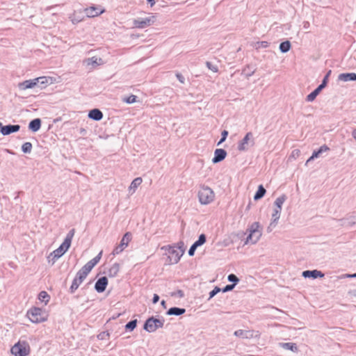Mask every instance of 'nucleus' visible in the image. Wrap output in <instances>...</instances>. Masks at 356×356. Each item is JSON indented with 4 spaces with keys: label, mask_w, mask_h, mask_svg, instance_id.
<instances>
[{
    "label": "nucleus",
    "mask_w": 356,
    "mask_h": 356,
    "mask_svg": "<svg viewBox=\"0 0 356 356\" xmlns=\"http://www.w3.org/2000/svg\"><path fill=\"white\" fill-rule=\"evenodd\" d=\"M300 149H294L291 152V154L290 155V158H292L293 159H296L297 158H298L300 156Z\"/></svg>",
    "instance_id": "f704fd0d"
},
{
    "label": "nucleus",
    "mask_w": 356,
    "mask_h": 356,
    "mask_svg": "<svg viewBox=\"0 0 356 356\" xmlns=\"http://www.w3.org/2000/svg\"><path fill=\"white\" fill-rule=\"evenodd\" d=\"M74 235V229H72L67 235L63 243L58 247L63 253H65L70 248L72 238Z\"/></svg>",
    "instance_id": "9b49d317"
},
{
    "label": "nucleus",
    "mask_w": 356,
    "mask_h": 356,
    "mask_svg": "<svg viewBox=\"0 0 356 356\" xmlns=\"http://www.w3.org/2000/svg\"><path fill=\"white\" fill-rule=\"evenodd\" d=\"M131 239H132L131 233V232L125 233L120 241V243L114 248V250L113 251V254L115 255V254H118L121 253L128 246V245L130 243V241H131Z\"/></svg>",
    "instance_id": "0eeeda50"
},
{
    "label": "nucleus",
    "mask_w": 356,
    "mask_h": 356,
    "mask_svg": "<svg viewBox=\"0 0 356 356\" xmlns=\"http://www.w3.org/2000/svg\"><path fill=\"white\" fill-rule=\"evenodd\" d=\"M256 235L257 238H258L259 236H260L261 234L259 231L256 230V229H254L251 232V233L250 234V235L248 236V241H252V237L253 236Z\"/></svg>",
    "instance_id": "c9c22d12"
},
{
    "label": "nucleus",
    "mask_w": 356,
    "mask_h": 356,
    "mask_svg": "<svg viewBox=\"0 0 356 356\" xmlns=\"http://www.w3.org/2000/svg\"><path fill=\"white\" fill-rule=\"evenodd\" d=\"M102 252H100L95 258L86 263L81 270H79L80 274L88 276L91 270L99 263L101 259Z\"/></svg>",
    "instance_id": "423d86ee"
},
{
    "label": "nucleus",
    "mask_w": 356,
    "mask_h": 356,
    "mask_svg": "<svg viewBox=\"0 0 356 356\" xmlns=\"http://www.w3.org/2000/svg\"><path fill=\"white\" fill-rule=\"evenodd\" d=\"M10 351L15 356H27L30 353V346L26 341H18L11 348Z\"/></svg>",
    "instance_id": "20e7f679"
},
{
    "label": "nucleus",
    "mask_w": 356,
    "mask_h": 356,
    "mask_svg": "<svg viewBox=\"0 0 356 356\" xmlns=\"http://www.w3.org/2000/svg\"><path fill=\"white\" fill-rule=\"evenodd\" d=\"M245 334V331L243 330H238L234 332V335L236 337H243Z\"/></svg>",
    "instance_id": "a18cd8bd"
},
{
    "label": "nucleus",
    "mask_w": 356,
    "mask_h": 356,
    "mask_svg": "<svg viewBox=\"0 0 356 356\" xmlns=\"http://www.w3.org/2000/svg\"><path fill=\"white\" fill-rule=\"evenodd\" d=\"M227 156V152L223 149H216L214 152V157L212 159L213 163H216L222 161Z\"/></svg>",
    "instance_id": "2eb2a0df"
},
{
    "label": "nucleus",
    "mask_w": 356,
    "mask_h": 356,
    "mask_svg": "<svg viewBox=\"0 0 356 356\" xmlns=\"http://www.w3.org/2000/svg\"><path fill=\"white\" fill-rule=\"evenodd\" d=\"M54 254V257H56V258H59L62 255H63L65 253H63L62 252V250L60 249H59V248H58L57 249H56L53 253Z\"/></svg>",
    "instance_id": "e433bc0d"
},
{
    "label": "nucleus",
    "mask_w": 356,
    "mask_h": 356,
    "mask_svg": "<svg viewBox=\"0 0 356 356\" xmlns=\"http://www.w3.org/2000/svg\"><path fill=\"white\" fill-rule=\"evenodd\" d=\"M324 88V83H321L316 90H314L312 92L307 95V99L309 102H312L314 100L318 92L321 90L322 88Z\"/></svg>",
    "instance_id": "5701e85b"
},
{
    "label": "nucleus",
    "mask_w": 356,
    "mask_h": 356,
    "mask_svg": "<svg viewBox=\"0 0 356 356\" xmlns=\"http://www.w3.org/2000/svg\"><path fill=\"white\" fill-rule=\"evenodd\" d=\"M84 19V17L83 15L79 12H74L71 16L70 19L71 22L74 24H78L81 22H82Z\"/></svg>",
    "instance_id": "aec40b11"
},
{
    "label": "nucleus",
    "mask_w": 356,
    "mask_h": 356,
    "mask_svg": "<svg viewBox=\"0 0 356 356\" xmlns=\"http://www.w3.org/2000/svg\"><path fill=\"white\" fill-rule=\"evenodd\" d=\"M48 314L42 309L33 307L28 310L26 316L33 323L44 322L48 318Z\"/></svg>",
    "instance_id": "f03ea898"
},
{
    "label": "nucleus",
    "mask_w": 356,
    "mask_h": 356,
    "mask_svg": "<svg viewBox=\"0 0 356 356\" xmlns=\"http://www.w3.org/2000/svg\"><path fill=\"white\" fill-rule=\"evenodd\" d=\"M266 193V189L263 187L262 185H260L258 188V190L256 194L254 196V199L255 200L261 199Z\"/></svg>",
    "instance_id": "a878e982"
},
{
    "label": "nucleus",
    "mask_w": 356,
    "mask_h": 356,
    "mask_svg": "<svg viewBox=\"0 0 356 356\" xmlns=\"http://www.w3.org/2000/svg\"><path fill=\"white\" fill-rule=\"evenodd\" d=\"M291 48V43L289 41L283 42L280 45V49L282 52H287Z\"/></svg>",
    "instance_id": "cd10ccee"
},
{
    "label": "nucleus",
    "mask_w": 356,
    "mask_h": 356,
    "mask_svg": "<svg viewBox=\"0 0 356 356\" xmlns=\"http://www.w3.org/2000/svg\"><path fill=\"white\" fill-rule=\"evenodd\" d=\"M319 150L314 151L312 154V155L310 156V158L307 160V163L311 161L312 160L314 159L315 158H317L320 154Z\"/></svg>",
    "instance_id": "58836bf2"
},
{
    "label": "nucleus",
    "mask_w": 356,
    "mask_h": 356,
    "mask_svg": "<svg viewBox=\"0 0 356 356\" xmlns=\"http://www.w3.org/2000/svg\"><path fill=\"white\" fill-rule=\"evenodd\" d=\"M284 201H285V197L284 196L279 197L276 199L275 204L277 207V209H280V210L282 209V206Z\"/></svg>",
    "instance_id": "c85d7f7f"
},
{
    "label": "nucleus",
    "mask_w": 356,
    "mask_h": 356,
    "mask_svg": "<svg viewBox=\"0 0 356 356\" xmlns=\"http://www.w3.org/2000/svg\"><path fill=\"white\" fill-rule=\"evenodd\" d=\"M228 280H229V281L234 282L235 283H236L238 281V279L237 278V277L234 274H230L228 276Z\"/></svg>",
    "instance_id": "79ce46f5"
},
{
    "label": "nucleus",
    "mask_w": 356,
    "mask_h": 356,
    "mask_svg": "<svg viewBox=\"0 0 356 356\" xmlns=\"http://www.w3.org/2000/svg\"><path fill=\"white\" fill-rule=\"evenodd\" d=\"M108 284V279L106 277L99 278L95 283V288L99 293H102L105 291Z\"/></svg>",
    "instance_id": "ddd939ff"
},
{
    "label": "nucleus",
    "mask_w": 356,
    "mask_h": 356,
    "mask_svg": "<svg viewBox=\"0 0 356 356\" xmlns=\"http://www.w3.org/2000/svg\"><path fill=\"white\" fill-rule=\"evenodd\" d=\"M302 275L305 277H323L324 275L319 270H305L302 273Z\"/></svg>",
    "instance_id": "f3484780"
},
{
    "label": "nucleus",
    "mask_w": 356,
    "mask_h": 356,
    "mask_svg": "<svg viewBox=\"0 0 356 356\" xmlns=\"http://www.w3.org/2000/svg\"><path fill=\"white\" fill-rule=\"evenodd\" d=\"M340 80L343 81H355L356 80V74L355 73H346L341 74L339 76Z\"/></svg>",
    "instance_id": "412c9836"
},
{
    "label": "nucleus",
    "mask_w": 356,
    "mask_h": 356,
    "mask_svg": "<svg viewBox=\"0 0 356 356\" xmlns=\"http://www.w3.org/2000/svg\"><path fill=\"white\" fill-rule=\"evenodd\" d=\"M22 149L24 153H29L32 149V144L29 142H26L22 145Z\"/></svg>",
    "instance_id": "c756f323"
},
{
    "label": "nucleus",
    "mask_w": 356,
    "mask_h": 356,
    "mask_svg": "<svg viewBox=\"0 0 356 356\" xmlns=\"http://www.w3.org/2000/svg\"><path fill=\"white\" fill-rule=\"evenodd\" d=\"M331 71H329V72L327 73V74L326 75V76L325 77L322 83H324V86H325L326 84V81H327V76H329V74H330Z\"/></svg>",
    "instance_id": "3c124183"
},
{
    "label": "nucleus",
    "mask_w": 356,
    "mask_h": 356,
    "mask_svg": "<svg viewBox=\"0 0 356 356\" xmlns=\"http://www.w3.org/2000/svg\"><path fill=\"white\" fill-rule=\"evenodd\" d=\"M41 127V120L39 118L33 120L29 125L30 129L33 131H37L40 129Z\"/></svg>",
    "instance_id": "4be33fe9"
},
{
    "label": "nucleus",
    "mask_w": 356,
    "mask_h": 356,
    "mask_svg": "<svg viewBox=\"0 0 356 356\" xmlns=\"http://www.w3.org/2000/svg\"><path fill=\"white\" fill-rule=\"evenodd\" d=\"M281 210L276 209L275 210V213L273 214V218H274V220H277L280 218V213Z\"/></svg>",
    "instance_id": "37998d69"
},
{
    "label": "nucleus",
    "mask_w": 356,
    "mask_h": 356,
    "mask_svg": "<svg viewBox=\"0 0 356 356\" xmlns=\"http://www.w3.org/2000/svg\"><path fill=\"white\" fill-rule=\"evenodd\" d=\"M206 65L207 66V67L211 70L212 72H217L218 71V67L217 65H213L210 62H207L206 63Z\"/></svg>",
    "instance_id": "72a5a7b5"
},
{
    "label": "nucleus",
    "mask_w": 356,
    "mask_h": 356,
    "mask_svg": "<svg viewBox=\"0 0 356 356\" xmlns=\"http://www.w3.org/2000/svg\"><path fill=\"white\" fill-rule=\"evenodd\" d=\"M136 98L137 97L136 95H131L127 97V98H124V102L127 104H132L136 102Z\"/></svg>",
    "instance_id": "2f4dec72"
},
{
    "label": "nucleus",
    "mask_w": 356,
    "mask_h": 356,
    "mask_svg": "<svg viewBox=\"0 0 356 356\" xmlns=\"http://www.w3.org/2000/svg\"><path fill=\"white\" fill-rule=\"evenodd\" d=\"M185 250L184 248V243L179 242L177 245L168 246V259L169 264H177L182 255L184 254Z\"/></svg>",
    "instance_id": "f257e3e1"
},
{
    "label": "nucleus",
    "mask_w": 356,
    "mask_h": 356,
    "mask_svg": "<svg viewBox=\"0 0 356 356\" xmlns=\"http://www.w3.org/2000/svg\"><path fill=\"white\" fill-rule=\"evenodd\" d=\"M331 71H329V72L327 73V74L326 75V76L325 77L322 83H324V86H325L326 84V81H327V76H329V74H330Z\"/></svg>",
    "instance_id": "603ef678"
},
{
    "label": "nucleus",
    "mask_w": 356,
    "mask_h": 356,
    "mask_svg": "<svg viewBox=\"0 0 356 356\" xmlns=\"http://www.w3.org/2000/svg\"><path fill=\"white\" fill-rule=\"evenodd\" d=\"M234 285L235 284L232 285H227L225 288L223 289V291L225 292L232 290L234 287Z\"/></svg>",
    "instance_id": "09e8293b"
},
{
    "label": "nucleus",
    "mask_w": 356,
    "mask_h": 356,
    "mask_svg": "<svg viewBox=\"0 0 356 356\" xmlns=\"http://www.w3.org/2000/svg\"><path fill=\"white\" fill-rule=\"evenodd\" d=\"M38 300L40 302H44V305H47L49 302L50 296L46 291H42L38 295Z\"/></svg>",
    "instance_id": "b1692460"
},
{
    "label": "nucleus",
    "mask_w": 356,
    "mask_h": 356,
    "mask_svg": "<svg viewBox=\"0 0 356 356\" xmlns=\"http://www.w3.org/2000/svg\"><path fill=\"white\" fill-rule=\"evenodd\" d=\"M40 79H46V77H38L34 79L24 81L19 83L18 84V87L20 90H22L33 88L38 83Z\"/></svg>",
    "instance_id": "9d476101"
},
{
    "label": "nucleus",
    "mask_w": 356,
    "mask_h": 356,
    "mask_svg": "<svg viewBox=\"0 0 356 356\" xmlns=\"http://www.w3.org/2000/svg\"><path fill=\"white\" fill-rule=\"evenodd\" d=\"M88 117L95 120H100L103 118V114L100 110L94 108L89 112Z\"/></svg>",
    "instance_id": "a211bd4d"
},
{
    "label": "nucleus",
    "mask_w": 356,
    "mask_h": 356,
    "mask_svg": "<svg viewBox=\"0 0 356 356\" xmlns=\"http://www.w3.org/2000/svg\"><path fill=\"white\" fill-rule=\"evenodd\" d=\"M198 197L202 204H209L214 200L215 193L211 188L203 186L198 192Z\"/></svg>",
    "instance_id": "7ed1b4c3"
},
{
    "label": "nucleus",
    "mask_w": 356,
    "mask_h": 356,
    "mask_svg": "<svg viewBox=\"0 0 356 356\" xmlns=\"http://www.w3.org/2000/svg\"><path fill=\"white\" fill-rule=\"evenodd\" d=\"M86 277L85 275L80 274V272L78 271L70 286V291L72 293H74L79 288Z\"/></svg>",
    "instance_id": "f8f14e48"
},
{
    "label": "nucleus",
    "mask_w": 356,
    "mask_h": 356,
    "mask_svg": "<svg viewBox=\"0 0 356 356\" xmlns=\"http://www.w3.org/2000/svg\"><path fill=\"white\" fill-rule=\"evenodd\" d=\"M228 135V131H226V130H224L222 132V138L220 139V140L219 141L218 143V145L220 144L221 143L224 142L227 138Z\"/></svg>",
    "instance_id": "a19ab883"
},
{
    "label": "nucleus",
    "mask_w": 356,
    "mask_h": 356,
    "mask_svg": "<svg viewBox=\"0 0 356 356\" xmlns=\"http://www.w3.org/2000/svg\"><path fill=\"white\" fill-rule=\"evenodd\" d=\"M330 149V148L327 145H323L319 148L320 153L327 152Z\"/></svg>",
    "instance_id": "49530a36"
},
{
    "label": "nucleus",
    "mask_w": 356,
    "mask_h": 356,
    "mask_svg": "<svg viewBox=\"0 0 356 356\" xmlns=\"http://www.w3.org/2000/svg\"><path fill=\"white\" fill-rule=\"evenodd\" d=\"M197 248V246L195 243H193L188 250V254L190 256H193Z\"/></svg>",
    "instance_id": "ea45409f"
},
{
    "label": "nucleus",
    "mask_w": 356,
    "mask_h": 356,
    "mask_svg": "<svg viewBox=\"0 0 356 356\" xmlns=\"http://www.w3.org/2000/svg\"><path fill=\"white\" fill-rule=\"evenodd\" d=\"M154 1H153V2L152 1L151 4H150V6L152 7L154 6Z\"/></svg>",
    "instance_id": "6e6d98bb"
},
{
    "label": "nucleus",
    "mask_w": 356,
    "mask_h": 356,
    "mask_svg": "<svg viewBox=\"0 0 356 356\" xmlns=\"http://www.w3.org/2000/svg\"><path fill=\"white\" fill-rule=\"evenodd\" d=\"M206 242V236L204 234H200L199 238L194 243L198 247L203 245Z\"/></svg>",
    "instance_id": "7c9ffc66"
},
{
    "label": "nucleus",
    "mask_w": 356,
    "mask_h": 356,
    "mask_svg": "<svg viewBox=\"0 0 356 356\" xmlns=\"http://www.w3.org/2000/svg\"><path fill=\"white\" fill-rule=\"evenodd\" d=\"M282 347L285 349L291 350L293 352H296L298 350L296 345L293 343H284L282 344Z\"/></svg>",
    "instance_id": "bb28decb"
},
{
    "label": "nucleus",
    "mask_w": 356,
    "mask_h": 356,
    "mask_svg": "<svg viewBox=\"0 0 356 356\" xmlns=\"http://www.w3.org/2000/svg\"><path fill=\"white\" fill-rule=\"evenodd\" d=\"M185 312L184 309H180L178 307H172L168 311V314L169 315H181Z\"/></svg>",
    "instance_id": "393cba45"
},
{
    "label": "nucleus",
    "mask_w": 356,
    "mask_h": 356,
    "mask_svg": "<svg viewBox=\"0 0 356 356\" xmlns=\"http://www.w3.org/2000/svg\"><path fill=\"white\" fill-rule=\"evenodd\" d=\"M163 325V321L157 318H149L145 322L144 329L149 332H152L156 331V329L159 327H162Z\"/></svg>",
    "instance_id": "6e6552de"
},
{
    "label": "nucleus",
    "mask_w": 356,
    "mask_h": 356,
    "mask_svg": "<svg viewBox=\"0 0 356 356\" xmlns=\"http://www.w3.org/2000/svg\"><path fill=\"white\" fill-rule=\"evenodd\" d=\"M136 320L131 321L126 325V329L133 330L136 327Z\"/></svg>",
    "instance_id": "473e14b6"
},
{
    "label": "nucleus",
    "mask_w": 356,
    "mask_h": 356,
    "mask_svg": "<svg viewBox=\"0 0 356 356\" xmlns=\"http://www.w3.org/2000/svg\"><path fill=\"white\" fill-rule=\"evenodd\" d=\"M112 270L114 271V275H115L118 270H119V265L118 264H114L112 268L110 269V272H111Z\"/></svg>",
    "instance_id": "c03bdc74"
},
{
    "label": "nucleus",
    "mask_w": 356,
    "mask_h": 356,
    "mask_svg": "<svg viewBox=\"0 0 356 356\" xmlns=\"http://www.w3.org/2000/svg\"><path fill=\"white\" fill-rule=\"evenodd\" d=\"M176 76L177 78L178 79V80L181 83H184V76L179 74V73H177L176 74Z\"/></svg>",
    "instance_id": "de8ad7c7"
},
{
    "label": "nucleus",
    "mask_w": 356,
    "mask_h": 356,
    "mask_svg": "<svg viewBox=\"0 0 356 356\" xmlns=\"http://www.w3.org/2000/svg\"><path fill=\"white\" fill-rule=\"evenodd\" d=\"M352 135L354 139L356 140V129L353 131Z\"/></svg>",
    "instance_id": "864d4df0"
},
{
    "label": "nucleus",
    "mask_w": 356,
    "mask_h": 356,
    "mask_svg": "<svg viewBox=\"0 0 356 356\" xmlns=\"http://www.w3.org/2000/svg\"><path fill=\"white\" fill-rule=\"evenodd\" d=\"M19 125H7L1 127V132L3 135H8L19 130Z\"/></svg>",
    "instance_id": "dca6fc26"
},
{
    "label": "nucleus",
    "mask_w": 356,
    "mask_h": 356,
    "mask_svg": "<svg viewBox=\"0 0 356 356\" xmlns=\"http://www.w3.org/2000/svg\"><path fill=\"white\" fill-rule=\"evenodd\" d=\"M252 139V132H248L246 134L243 140L239 143L238 149L239 151H245L247 149V145L250 140Z\"/></svg>",
    "instance_id": "4468645a"
},
{
    "label": "nucleus",
    "mask_w": 356,
    "mask_h": 356,
    "mask_svg": "<svg viewBox=\"0 0 356 356\" xmlns=\"http://www.w3.org/2000/svg\"><path fill=\"white\" fill-rule=\"evenodd\" d=\"M156 20L155 15H151L145 18H138L134 20V27L136 29H145L154 24Z\"/></svg>",
    "instance_id": "39448f33"
},
{
    "label": "nucleus",
    "mask_w": 356,
    "mask_h": 356,
    "mask_svg": "<svg viewBox=\"0 0 356 356\" xmlns=\"http://www.w3.org/2000/svg\"><path fill=\"white\" fill-rule=\"evenodd\" d=\"M348 277H356V273L353 274V275H348Z\"/></svg>",
    "instance_id": "5fc2aeb1"
},
{
    "label": "nucleus",
    "mask_w": 356,
    "mask_h": 356,
    "mask_svg": "<svg viewBox=\"0 0 356 356\" xmlns=\"http://www.w3.org/2000/svg\"><path fill=\"white\" fill-rule=\"evenodd\" d=\"M88 17H95L105 12V8L99 5H92L83 10Z\"/></svg>",
    "instance_id": "1a4fd4ad"
},
{
    "label": "nucleus",
    "mask_w": 356,
    "mask_h": 356,
    "mask_svg": "<svg viewBox=\"0 0 356 356\" xmlns=\"http://www.w3.org/2000/svg\"><path fill=\"white\" fill-rule=\"evenodd\" d=\"M142 182L143 179L141 177H137L134 179L129 187V191L134 193L136 188L142 184Z\"/></svg>",
    "instance_id": "6ab92c4d"
},
{
    "label": "nucleus",
    "mask_w": 356,
    "mask_h": 356,
    "mask_svg": "<svg viewBox=\"0 0 356 356\" xmlns=\"http://www.w3.org/2000/svg\"><path fill=\"white\" fill-rule=\"evenodd\" d=\"M220 291V288L216 286L210 293H209V298H213L215 295H216Z\"/></svg>",
    "instance_id": "4c0bfd02"
},
{
    "label": "nucleus",
    "mask_w": 356,
    "mask_h": 356,
    "mask_svg": "<svg viewBox=\"0 0 356 356\" xmlns=\"http://www.w3.org/2000/svg\"><path fill=\"white\" fill-rule=\"evenodd\" d=\"M159 300V296L157 294H154L153 297V303H156Z\"/></svg>",
    "instance_id": "8fccbe9b"
},
{
    "label": "nucleus",
    "mask_w": 356,
    "mask_h": 356,
    "mask_svg": "<svg viewBox=\"0 0 356 356\" xmlns=\"http://www.w3.org/2000/svg\"><path fill=\"white\" fill-rule=\"evenodd\" d=\"M41 83H47V80L45 81H42Z\"/></svg>",
    "instance_id": "4d7b16f0"
}]
</instances>
